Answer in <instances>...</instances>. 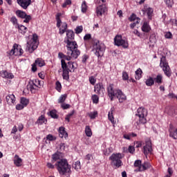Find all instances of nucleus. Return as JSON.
<instances>
[{
    "label": "nucleus",
    "instance_id": "f257e3e1",
    "mask_svg": "<svg viewBox=\"0 0 177 177\" xmlns=\"http://www.w3.org/2000/svg\"><path fill=\"white\" fill-rule=\"evenodd\" d=\"M55 167L60 175H65L71 171V166L68 165V161L66 159H61L55 162Z\"/></svg>",
    "mask_w": 177,
    "mask_h": 177
},
{
    "label": "nucleus",
    "instance_id": "f03ea898",
    "mask_svg": "<svg viewBox=\"0 0 177 177\" xmlns=\"http://www.w3.org/2000/svg\"><path fill=\"white\" fill-rule=\"evenodd\" d=\"M38 35H37V34H34L32 35V40L27 42L26 50L29 52V53H32V52L38 48Z\"/></svg>",
    "mask_w": 177,
    "mask_h": 177
},
{
    "label": "nucleus",
    "instance_id": "7ed1b4c3",
    "mask_svg": "<svg viewBox=\"0 0 177 177\" xmlns=\"http://www.w3.org/2000/svg\"><path fill=\"white\" fill-rule=\"evenodd\" d=\"M136 115L139 118L138 124H146L147 122L146 119V117H147V109L143 107L138 108Z\"/></svg>",
    "mask_w": 177,
    "mask_h": 177
},
{
    "label": "nucleus",
    "instance_id": "20e7f679",
    "mask_svg": "<svg viewBox=\"0 0 177 177\" xmlns=\"http://www.w3.org/2000/svg\"><path fill=\"white\" fill-rule=\"evenodd\" d=\"M121 158H122V155L121 153H113L109 157V160L112 161V165L116 167V168H120V167L122 166V161L121 160Z\"/></svg>",
    "mask_w": 177,
    "mask_h": 177
},
{
    "label": "nucleus",
    "instance_id": "39448f33",
    "mask_svg": "<svg viewBox=\"0 0 177 177\" xmlns=\"http://www.w3.org/2000/svg\"><path fill=\"white\" fill-rule=\"evenodd\" d=\"M160 67L162 68L167 77H169L171 75V68H169V65L168 64V62H167V58L165 56H162L160 58Z\"/></svg>",
    "mask_w": 177,
    "mask_h": 177
},
{
    "label": "nucleus",
    "instance_id": "423d86ee",
    "mask_svg": "<svg viewBox=\"0 0 177 177\" xmlns=\"http://www.w3.org/2000/svg\"><path fill=\"white\" fill-rule=\"evenodd\" d=\"M114 44L116 46H122L124 49L128 48L129 44L128 41L122 39V36L121 35H117L114 38Z\"/></svg>",
    "mask_w": 177,
    "mask_h": 177
},
{
    "label": "nucleus",
    "instance_id": "0eeeda50",
    "mask_svg": "<svg viewBox=\"0 0 177 177\" xmlns=\"http://www.w3.org/2000/svg\"><path fill=\"white\" fill-rule=\"evenodd\" d=\"M94 52L95 56H97V57H102L104 55V45L101 44L98 41L95 43L94 45Z\"/></svg>",
    "mask_w": 177,
    "mask_h": 177
},
{
    "label": "nucleus",
    "instance_id": "6e6552de",
    "mask_svg": "<svg viewBox=\"0 0 177 177\" xmlns=\"http://www.w3.org/2000/svg\"><path fill=\"white\" fill-rule=\"evenodd\" d=\"M120 89H114L113 84H109L107 87V93L109 97L111 99V102L114 100V97H117Z\"/></svg>",
    "mask_w": 177,
    "mask_h": 177
},
{
    "label": "nucleus",
    "instance_id": "1a4fd4ad",
    "mask_svg": "<svg viewBox=\"0 0 177 177\" xmlns=\"http://www.w3.org/2000/svg\"><path fill=\"white\" fill-rule=\"evenodd\" d=\"M94 92L97 93L99 96L103 97L104 96V93L106 92V88H104V85L103 83L98 82L94 86Z\"/></svg>",
    "mask_w": 177,
    "mask_h": 177
},
{
    "label": "nucleus",
    "instance_id": "9d476101",
    "mask_svg": "<svg viewBox=\"0 0 177 177\" xmlns=\"http://www.w3.org/2000/svg\"><path fill=\"white\" fill-rule=\"evenodd\" d=\"M13 55H15V56H21V55H23V49H21V46L17 44H15L13 45L12 48L10 51V55L13 56Z\"/></svg>",
    "mask_w": 177,
    "mask_h": 177
},
{
    "label": "nucleus",
    "instance_id": "9b49d317",
    "mask_svg": "<svg viewBox=\"0 0 177 177\" xmlns=\"http://www.w3.org/2000/svg\"><path fill=\"white\" fill-rule=\"evenodd\" d=\"M61 65L62 68L63 70V74L62 77L63 80H66V81H68L70 80V75L68 69L67 68V64L66 63V61L64 59L61 60Z\"/></svg>",
    "mask_w": 177,
    "mask_h": 177
},
{
    "label": "nucleus",
    "instance_id": "f8f14e48",
    "mask_svg": "<svg viewBox=\"0 0 177 177\" xmlns=\"http://www.w3.org/2000/svg\"><path fill=\"white\" fill-rule=\"evenodd\" d=\"M65 44H66V48L68 52L70 50H73L74 49H78V44H77V41H71V40H65Z\"/></svg>",
    "mask_w": 177,
    "mask_h": 177
},
{
    "label": "nucleus",
    "instance_id": "ddd939ff",
    "mask_svg": "<svg viewBox=\"0 0 177 177\" xmlns=\"http://www.w3.org/2000/svg\"><path fill=\"white\" fill-rule=\"evenodd\" d=\"M142 12H144V13H147L149 20H151V19H153V13L154 12L153 8L145 6L144 9H142Z\"/></svg>",
    "mask_w": 177,
    "mask_h": 177
},
{
    "label": "nucleus",
    "instance_id": "4468645a",
    "mask_svg": "<svg viewBox=\"0 0 177 177\" xmlns=\"http://www.w3.org/2000/svg\"><path fill=\"white\" fill-rule=\"evenodd\" d=\"M153 149L151 148V142H146V145L143 147V153L145 156L151 154Z\"/></svg>",
    "mask_w": 177,
    "mask_h": 177
},
{
    "label": "nucleus",
    "instance_id": "2eb2a0df",
    "mask_svg": "<svg viewBox=\"0 0 177 177\" xmlns=\"http://www.w3.org/2000/svg\"><path fill=\"white\" fill-rule=\"evenodd\" d=\"M0 75L2 78H5V80H13L15 78V75L12 73L8 72V71H0Z\"/></svg>",
    "mask_w": 177,
    "mask_h": 177
},
{
    "label": "nucleus",
    "instance_id": "dca6fc26",
    "mask_svg": "<svg viewBox=\"0 0 177 177\" xmlns=\"http://www.w3.org/2000/svg\"><path fill=\"white\" fill-rule=\"evenodd\" d=\"M17 2L23 9H27L31 5V0H17Z\"/></svg>",
    "mask_w": 177,
    "mask_h": 177
},
{
    "label": "nucleus",
    "instance_id": "f3484780",
    "mask_svg": "<svg viewBox=\"0 0 177 177\" xmlns=\"http://www.w3.org/2000/svg\"><path fill=\"white\" fill-rule=\"evenodd\" d=\"M38 88H39V86L36 85L34 81L30 82L27 86V88L30 91L31 93H36L37 91H38Z\"/></svg>",
    "mask_w": 177,
    "mask_h": 177
},
{
    "label": "nucleus",
    "instance_id": "a211bd4d",
    "mask_svg": "<svg viewBox=\"0 0 177 177\" xmlns=\"http://www.w3.org/2000/svg\"><path fill=\"white\" fill-rule=\"evenodd\" d=\"M169 132L170 138L177 140V129L174 127V125H169Z\"/></svg>",
    "mask_w": 177,
    "mask_h": 177
},
{
    "label": "nucleus",
    "instance_id": "6ab92c4d",
    "mask_svg": "<svg viewBox=\"0 0 177 177\" xmlns=\"http://www.w3.org/2000/svg\"><path fill=\"white\" fill-rule=\"evenodd\" d=\"M67 55H71L73 59H78V56L81 55V51L78 48L71 50L67 52Z\"/></svg>",
    "mask_w": 177,
    "mask_h": 177
},
{
    "label": "nucleus",
    "instance_id": "aec40b11",
    "mask_svg": "<svg viewBox=\"0 0 177 177\" xmlns=\"http://www.w3.org/2000/svg\"><path fill=\"white\" fill-rule=\"evenodd\" d=\"M97 6H98L96 9V14L97 17H100V16H103V13L106 12V6L102 4Z\"/></svg>",
    "mask_w": 177,
    "mask_h": 177
},
{
    "label": "nucleus",
    "instance_id": "412c9836",
    "mask_svg": "<svg viewBox=\"0 0 177 177\" xmlns=\"http://www.w3.org/2000/svg\"><path fill=\"white\" fill-rule=\"evenodd\" d=\"M117 99H118L120 103H124L127 100V96L122 93L121 90H119L117 95Z\"/></svg>",
    "mask_w": 177,
    "mask_h": 177
},
{
    "label": "nucleus",
    "instance_id": "4be33fe9",
    "mask_svg": "<svg viewBox=\"0 0 177 177\" xmlns=\"http://www.w3.org/2000/svg\"><path fill=\"white\" fill-rule=\"evenodd\" d=\"M59 138H64L65 139L68 138V133H67V131H66V129L64 127L59 128Z\"/></svg>",
    "mask_w": 177,
    "mask_h": 177
},
{
    "label": "nucleus",
    "instance_id": "5701e85b",
    "mask_svg": "<svg viewBox=\"0 0 177 177\" xmlns=\"http://www.w3.org/2000/svg\"><path fill=\"white\" fill-rule=\"evenodd\" d=\"M59 34H60V35H63V34H64V32H67V28H68V25L67 23L64 22L62 24V25L59 26Z\"/></svg>",
    "mask_w": 177,
    "mask_h": 177
},
{
    "label": "nucleus",
    "instance_id": "b1692460",
    "mask_svg": "<svg viewBox=\"0 0 177 177\" xmlns=\"http://www.w3.org/2000/svg\"><path fill=\"white\" fill-rule=\"evenodd\" d=\"M6 99L8 104H10V105L15 104L16 102V97H15V95L13 94H10L7 95Z\"/></svg>",
    "mask_w": 177,
    "mask_h": 177
},
{
    "label": "nucleus",
    "instance_id": "393cba45",
    "mask_svg": "<svg viewBox=\"0 0 177 177\" xmlns=\"http://www.w3.org/2000/svg\"><path fill=\"white\" fill-rule=\"evenodd\" d=\"M16 28H18V31L20 34H22L23 35H24V34H26V32H27L28 31V28L27 27L23 26V25H19V24H17V26H15Z\"/></svg>",
    "mask_w": 177,
    "mask_h": 177
},
{
    "label": "nucleus",
    "instance_id": "a878e982",
    "mask_svg": "<svg viewBox=\"0 0 177 177\" xmlns=\"http://www.w3.org/2000/svg\"><path fill=\"white\" fill-rule=\"evenodd\" d=\"M141 30L142 31H143V32H150V31L151 30V28L150 27V25H149V22H144L141 27Z\"/></svg>",
    "mask_w": 177,
    "mask_h": 177
},
{
    "label": "nucleus",
    "instance_id": "bb28decb",
    "mask_svg": "<svg viewBox=\"0 0 177 177\" xmlns=\"http://www.w3.org/2000/svg\"><path fill=\"white\" fill-rule=\"evenodd\" d=\"M151 168V165L149 162H145L142 165H141V167H140V172H143V171H147V169H150Z\"/></svg>",
    "mask_w": 177,
    "mask_h": 177
},
{
    "label": "nucleus",
    "instance_id": "cd10ccee",
    "mask_svg": "<svg viewBox=\"0 0 177 177\" xmlns=\"http://www.w3.org/2000/svg\"><path fill=\"white\" fill-rule=\"evenodd\" d=\"M14 164L16 165V167H21L23 164V160L18 156V155L15 156V159H14Z\"/></svg>",
    "mask_w": 177,
    "mask_h": 177
},
{
    "label": "nucleus",
    "instance_id": "c85d7f7f",
    "mask_svg": "<svg viewBox=\"0 0 177 177\" xmlns=\"http://www.w3.org/2000/svg\"><path fill=\"white\" fill-rule=\"evenodd\" d=\"M52 162L53 164H55V162H57L58 161H60L62 159H60V153L59 152L55 153L51 156Z\"/></svg>",
    "mask_w": 177,
    "mask_h": 177
},
{
    "label": "nucleus",
    "instance_id": "c756f323",
    "mask_svg": "<svg viewBox=\"0 0 177 177\" xmlns=\"http://www.w3.org/2000/svg\"><path fill=\"white\" fill-rule=\"evenodd\" d=\"M154 84H157L158 85H161L162 84V75L158 74L156 75L155 78H153Z\"/></svg>",
    "mask_w": 177,
    "mask_h": 177
},
{
    "label": "nucleus",
    "instance_id": "7c9ffc66",
    "mask_svg": "<svg viewBox=\"0 0 177 177\" xmlns=\"http://www.w3.org/2000/svg\"><path fill=\"white\" fill-rule=\"evenodd\" d=\"M66 37H67L66 41H73L75 37L74 32L73 30H68L66 31Z\"/></svg>",
    "mask_w": 177,
    "mask_h": 177
},
{
    "label": "nucleus",
    "instance_id": "2f4dec72",
    "mask_svg": "<svg viewBox=\"0 0 177 177\" xmlns=\"http://www.w3.org/2000/svg\"><path fill=\"white\" fill-rule=\"evenodd\" d=\"M147 86H153L154 85V77L149 76L145 81Z\"/></svg>",
    "mask_w": 177,
    "mask_h": 177
},
{
    "label": "nucleus",
    "instance_id": "473e14b6",
    "mask_svg": "<svg viewBox=\"0 0 177 177\" xmlns=\"http://www.w3.org/2000/svg\"><path fill=\"white\" fill-rule=\"evenodd\" d=\"M46 122H48V120L45 118V116H44V115H41L37 119L36 124H39L40 125H42V124H46Z\"/></svg>",
    "mask_w": 177,
    "mask_h": 177
},
{
    "label": "nucleus",
    "instance_id": "72a5a7b5",
    "mask_svg": "<svg viewBox=\"0 0 177 177\" xmlns=\"http://www.w3.org/2000/svg\"><path fill=\"white\" fill-rule=\"evenodd\" d=\"M35 64H37V66H39V67H44V66H45V61L44 59H42V58H37L35 61Z\"/></svg>",
    "mask_w": 177,
    "mask_h": 177
},
{
    "label": "nucleus",
    "instance_id": "f704fd0d",
    "mask_svg": "<svg viewBox=\"0 0 177 177\" xmlns=\"http://www.w3.org/2000/svg\"><path fill=\"white\" fill-rule=\"evenodd\" d=\"M72 168H74L75 171H80L81 169V162H80V160H77L73 163Z\"/></svg>",
    "mask_w": 177,
    "mask_h": 177
},
{
    "label": "nucleus",
    "instance_id": "c9c22d12",
    "mask_svg": "<svg viewBox=\"0 0 177 177\" xmlns=\"http://www.w3.org/2000/svg\"><path fill=\"white\" fill-rule=\"evenodd\" d=\"M60 17H62V13L59 12L56 15V21H57V28H60V26H62V24H63V23H62V19H60Z\"/></svg>",
    "mask_w": 177,
    "mask_h": 177
},
{
    "label": "nucleus",
    "instance_id": "e433bc0d",
    "mask_svg": "<svg viewBox=\"0 0 177 177\" xmlns=\"http://www.w3.org/2000/svg\"><path fill=\"white\" fill-rule=\"evenodd\" d=\"M21 104H23L24 106L27 107L28 106V103H30V100L24 97H21L20 99Z\"/></svg>",
    "mask_w": 177,
    "mask_h": 177
},
{
    "label": "nucleus",
    "instance_id": "4c0bfd02",
    "mask_svg": "<svg viewBox=\"0 0 177 177\" xmlns=\"http://www.w3.org/2000/svg\"><path fill=\"white\" fill-rule=\"evenodd\" d=\"M16 15L18 17H20L21 19H24V17L27 16V13H26V12L21 11L20 10L16 11Z\"/></svg>",
    "mask_w": 177,
    "mask_h": 177
},
{
    "label": "nucleus",
    "instance_id": "58836bf2",
    "mask_svg": "<svg viewBox=\"0 0 177 177\" xmlns=\"http://www.w3.org/2000/svg\"><path fill=\"white\" fill-rule=\"evenodd\" d=\"M67 65V68L68 69V71H74L75 68H77L76 66H74V62H68Z\"/></svg>",
    "mask_w": 177,
    "mask_h": 177
},
{
    "label": "nucleus",
    "instance_id": "ea45409f",
    "mask_svg": "<svg viewBox=\"0 0 177 177\" xmlns=\"http://www.w3.org/2000/svg\"><path fill=\"white\" fill-rule=\"evenodd\" d=\"M142 69L140 68H139L138 69H137V71H136V75H135V78L136 80H140L142 78Z\"/></svg>",
    "mask_w": 177,
    "mask_h": 177
},
{
    "label": "nucleus",
    "instance_id": "a19ab883",
    "mask_svg": "<svg viewBox=\"0 0 177 177\" xmlns=\"http://www.w3.org/2000/svg\"><path fill=\"white\" fill-rule=\"evenodd\" d=\"M85 134L86 136H88V138H91V136H92V129H91V127L86 126Z\"/></svg>",
    "mask_w": 177,
    "mask_h": 177
},
{
    "label": "nucleus",
    "instance_id": "79ce46f5",
    "mask_svg": "<svg viewBox=\"0 0 177 177\" xmlns=\"http://www.w3.org/2000/svg\"><path fill=\"white\" fill-rule=\"evenodd\" d=\"M49 115L50 116L51 118H55V119L59 118V115H57V111H56V110L55 109L49 112Z\"/></svg>",
    "mask_w": 177,
    "mask_h": 177
},
{
    "label": "nucleus",
    "instance_id": "37998d69",
    "mask_svg": "<svg viewBox=\"0 0 177 177\" xmlns=\"http://www.w3.org/2000/svg\"><path fill=\"white\" fill-rule=\"evenodd\" d=\"M108 118L109 121L113 124V125H115V121L114 120V115H113V111L109 113Z\"/></svg>",
    "mask_w": 177,
    "mask_h": 177
},
{
    "label": "nucleus",
    "instance_id": "c03bdc74",
    "mask_svg": "<svg viewBox=\"0 0 177 177\" xmlns=\"http://www.w3.org/2000/svg\"><path fill=\"white\" fill-rule=\"evenodd\" d=\"M81 8L82 13H86V10H88V6L86 5V1H84L82 2Z\"/></svg>",
    "mask_w": 177,
    "mask_h": 177
},
{
    "label": "nucleus",
    "instance_id": "a18cd8bd",
    "mask_svg": "<svg viewBox=\"0 0 177 177\" xmlns=\"http://www.w3.org/2000/svg\"><path fill=\"white\" fill-rule=\"evenodd\" d=\"M93 103L97 104V103H99V96H97V95L94 94L92 95L91 97Z\"/></svg>",
    "mask_w": 177,
    "mask_h": 177
},
{
    "label": "nucleus",
    "instance_id": "49530a36",
    "mask_svg": "<svg viewBox=\"0 0 177 177\" xmlns=\"http://www.w3.org/2000/svg\"><path fill=\"white\" fill-rule=\"evenodd\" d=\"M134 167L138 168V171L140 172V168L142 167V160H137L134 162Z\"/></svg>",
    "mask_w": 177,
    "mask_h": 177
},
{
    "label": "nucleus",
    "instance_id": "de8ad7c7",
    "mask_svg": "<svg viewBox=\"0 0 177 177\" xmlns=\"http://www.w3.org/2000/svg\"><path fill=\"white\" fill-rule=\"evenodd\" d=\"M55 89L57 92H62V83L60 82L57 81L55 82Z\"/></svg>",
    "mask_w": 177,
    "mask_h": 177
},
{
    "label": "nucleus",
    "instance_id": "09e8293b",
    "mask_svg": "<svg viewBox=\"0 0 177 177\" xmlns=\"http://www.w3.org/2000/svg\"><path fill=\"white\" fill-rule=\"evenodd\" d=\"M66 99H67V95L66 94L62 95L58 100V102L64 103V102H66Z\"/></svg>",
    "mask_w": 177,
    "mask_h": 177
},
{
    "label": "nucleus",
    "instance_id": "8fccbe9b",
    "mask_svg": "<svg viewBox=\"0 0 177 177\" xmlns=\"http://www.w3.org/2000/svg\"><path fill=\"white\" fill-rule=\"evenodd\" d=\"M125 149L127 150V148H124V153L126 151ZM127 150H128L129 153H130L131 154H133V153H135V147H133V146H132V145L129 146V148Z\"/></svg>",
    "mask_w": 177,
    "mask_h": 177
},
{
    "label": "nucleus",
    "instance_id": "3c124183",
    "mask_svg": "<svg viewBox=\"0 0 177 177\" xmlns=\"http://www.w3.org/2000/svg\"><path fill=\"white\" fill-rule=\"evenodd\" d=\"M97 116V111L90 112L88 113V117H90L91 120H95V118H96Z\"/></svg>",
    "mask_w": 177,
    "mask_h": 177
},
{
    "label": "nucleus",
    "instance_id": "603ef678",
    "mask_svg": "<svg viewBox=\"0 0 177 177\" xmlns=\"http://www.w3.org/2000/svg\"><path fill=\"white\" fill-rule=\"evenodd\" d=\"M122 78L123 81H128V80H129V75H128V73H127V71L122 72Z\"/></svg>",
    "mask_w": 177,
    "mask_h": 177
},
{
    "label": "nucleus",
    "instance_id": "864d4df0",
    "mask_svg": "<svg viewBox=\"0 0 177 177\" xmlns=\"http://www.w3.org/2000/svg\"><path fill=\"white\" fill-rule=\"evenodd\" d=\"M88 59H89V55L84 54L82 56V63H83V64H86V60H88Z\"/></svg>",
    "mask_w": 177,
    "mask_h": 177
},
{
    "label": "nucleus",
    "instance_id": "5fc2aeb1",
    "mask_svg": "<svg viewBox=\"0 0 177 177\" xmlns=\"http://www.w3.org/2000/svg\"><path fill=\"white\" fill-rule=\"evenodd\" d=\"M83 30H84V28L82 27V26H77L75 29V34H81V32H82Z\"/></svg>",
    "mask_w": 177,
    "mask_h": 177
},
{
    "label": "nucleus",
    "instance_id": "6e6d98bb",
    "mask_svg": "<svg viewBox=\"0 0 177 177\" xmlns=\"http://www.w3.org/2000/svg\"><path fill=\"white\" fill-rule=\"evenodd\" d=\"M46 140L50 142H53V140H56V137L53 136L52 134H48L46 136Z\"/></svg>",
    "mask_w": 177,
    "mask_h": 177
},
{
    "label": "nucleus",
    "instance_id": "4d7b16f0",
    "mask_svg": "<svg viewBox=\"0 0 177 177\" xmlns=\"http://www.w3.org/2000/svg\"><path fill=\"white\" fill-rule=\"evenodd\" d=\"M166 5L168 6V8H172V6L174 5V0H164Z\"/></svg>",
    "mask_w": 177,
    "mask_h": 177
},
{
    "label": "nucleus",
    "instance_id": "13d9d810",
    "mask_svg": "<svg viewBox=\"0 0 177 177\" xmlns=\"http://www.w3.org/2000/svg\"><path fill=\"white\" fill-rule=\"evenodd\" d=\"M88 80L91 85H95L96 84V78H95V76H91Z\"/></svg>",
    "mask_w": 177,
    "mask_h": 177
},
{
    "label": "nucleus",
    "instance_id": "bf43d9fd",
    "mask_svg": "<svg viewBox=\"0 0 177 177\" xmlns=\"http://www.w3.org/2000/svg\"><path fill=\"white\" fill-rule=\"evenodd\" d=\"M138 17H136V15L132 14L129 17V21H135V20H137Z\"/></svg>",
    "mask_w": 177,
    "mask_h": 177
},
{
    "label": "nucleus",
    "instance_id": "052dcab7",
    "mask_svg": "<svg viewBox=\"0 0 177 177\" xmlns=\"http://www.w3.org/2000/svg\"><path fill=\"white\" fill-rule=\"evenodd\" d=\"M95 5H104L106 3V0H95Z\"/></svg>",
    "mask_w": 177,
    "mask_h": 177
},
{
    "label": "nucleus",
    "instance_id": "680f3d73",
    "mask_svg": "<svg viewBox=\"0 0 177 177\" xmlns=\"http://www.w3.org/2000/svg\"><path fill=\"white\" fill-rule=\"evenodd\" d=\"M24 19H25L24 20V23H30V20H31V15H26Z\"/></svg>",
    "mask_w": 177,
    "mask_h": 177
},
{
    "label": "nucleus",
    "instance_id": "e2e57ef3",
    "mask_svg": "<svg viewBox=\"0 0 177 177\" xmlns=\"http://www.w3.org/2000/svg\"><path fill=\"white\" fill-rule=\"evenodd\" d=\"M10 21L11 23H12V24L15 26V24H17V18H16V17H12L10 18Z\"/></svg>",
    "mask_w": 177,
    "mask_h": 177
},
{
    "label": "nucleus",
    "instance_id": "0e129e2a",
    "mask_svg": "<svg viewBox=\"0 0 177 177\" xmlns=\"http://www.w3.org/2000/svg\"><path fill=\"white\" fill-rule=\"evenodd\" d=\"M68 5H71V0H66V1L62 4V8H66Z\"/></svg>",
    "mask_w": 177,
    "mask_h": 177
},
{
    "label": "nucleus",
    "instance_id": "69168bd1",
    "mask_svg": "<svg viewBox=\"0 0 177 177\" xmlns=\"http://www.w3.org/2000/svg\"><path fill=\"white\" fill-rule=\"evenodd\" d=\"M24 107L26 106H24L23 104H17L16 105V110H23Z\"/></svg>",
    "mask_w": 177,
    "mask_h": 177
},
{
    "label": "nucleus",
    "instance_id": "338daca9",
    "mask_svg": "<svg viewBox=\"0 0 177 177\" xmlns=\"http://www.w3.org/2000/svg\"><path fill=\"white\" fill-rule=\"evenodd\" d=\"M91 38H92V36L91 35V34H86L84 37V41H89V39H91Z\"/></svg>",
    "mask_w": 177,
    "mask_h": 177
},
{
    "label": "nucleus",
    "instance_id": "774afa93",
    "mask_svg": "<svg viewBox=\"0 0 177 177\" xmlns=\"http://www.w3.org/2000/svg\"><path fill=\"white\" fill-rule=\"evenodd\" d=\"M46 167H48L49 169H55V167H56V166H55V165H53V164H52V163H50V162H48V163L46 164Z\"/></svg>",
    "mask_w": 177,
    "mask_h": 177
}]
</instances>
